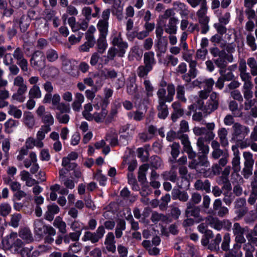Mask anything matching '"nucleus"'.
Instances as JSON below:
<instances>
[{
  "label": "nucleus",
  "mask_w": 257,
  "mask_h": 257,
  "mask_svg": "<svg viewBox=\"0 0 257 257\" xmlns=\"http://www.w3.org/2000/svg\"><path fill=\"white\" fill-rule=\"evenodd\" d=\"M29 98H40L42 92L40 87L37 85H33L29 91Z\"/></svg>",
  "instance_id": "nucleus-30"
},
{
  "label": "nucleus",
  "mask_w": 257,
  "mask_h": 257,
  "mask_svg": "<svg viewBox=\"0 0 257 257\" xmlns=\"http://www.w3.org/2000/svg\"><path fill=\"white\" fill-rule=\"evenodd\" d=\"M247 227H242L239 223H234L233 225L232 232L234 235L244 234L247 231Z\"/></svg>",
  "instance_id": "nucleus-58"
},
{
  "label": "nucleus",
  "mask_w": 257,
  "mask_h": 257,
  "mask_svg": "<svg viewBox=\"0 0 257 257\" xmlns=\"http://www.w3.org/2000/svg\"><path fill=\"white\" fill-rule=\"evenodd\" d=\"M174 6L178 11H180L179 14L182 18L188 15L189 11L188 7L185 4L181 2H176L174 4Z\"/></svg>",
  "instance_id": "nucleus-28"
},
{
  "label": "nucleus",
  "mask_w": 257,
  "mask_h": 257,
  "mask_svg": "<svg viewBox=\"0 0 257 257\" xmlns=\"http://www.w3.org/2000/svg\"><path fill=\"white\" fill-rule=\"evenodd\" d=\"M152 69L151 67L146 65L140 66L137 69L138 75L141 78L145 77Z\"/></svg>",
  "instance_id": "nucleus-47"
},
{
  "label": "nucleus",
  "mask_w": 257,
  "mask_h": 257,
  "mask_svg": "<svg viewBox=\"0 0 257 257\" xmlns=\"http://www.w3.org/2000/svg\"><path fill=\"white\" fill-rule=\"evenodd\" d=\"M231 150L233 155L231 161L232 168L234 172H238L241 169L240 153L236 145H233Z\"/></svg>",
  "instance_id": "nucleus-10"
},
{
  "label": "nucleus",
  "mask_w": 257,
  "mask_h": 257,
  "mask_svg": "<svg viewBox=\"0 0 257 257\" xmlns=\"http://www.w3.org/2000/svg\"><path fill=\"white\" fill-rule=\"evenodd\" d=\"M29 159H31L32 162H33V165H32V167L30 169V172L34 174L36 173L39 168V165L37 163V155L35 152H31L29 154Z\"/></svg>",
  "instance_id": "nucleus-32"
},
{
  "label": "nucleus",
  "mask_w": 257,
  "mask_h": 257,
  "mask_svg": "<svg viewBox=\"0 0 257 257\" xmlns=\"http://www.w3.org/2000/svg\"><path fill=\"white\" fill-rule=\"evenodd\" d=\"M245 205L246 200L244 198H238L235 202V213L239 218L243 216L247 212Z\"/></svg>",
  "instance_id": "nucleus-11"
},
{
  "label": "nucleus",
  "mask_w": 257,
  "mask_h": 257,
  "mask_svg": "<svg viewBox=\"0 0 257 257\" xmlns=\"http://www.w3.org/2000/svg\"><path fill=\"white\" fill-rule=\"evenodd\" d=\"M151 219L153 222L157 223L159 222H166L168 218L163 214L153 212L152 214Z\"/></svg>",
  "instance_id": "nucleus-40"
},
{
  "label": "nucleus",
  "mask_w": 257,
  "mask_h": 257,
  "mask_svg": "<svg viewBox=\"0 0 257 257\" xmlns=\"http://www.w3.org/2000/svg\"><path fill=\"white\" fill-rule=\"evenodd\" d=\"M145 116V113L140 110H136L134 112H130L127 116L130 119H134L136 121H140L142 120Z\"/></svg>",
  "instance_id": "nucleus-39"
},
{
  "label": "nucleus",
  "mask_w": 257,
  "mask_h": 257,
  "mask_svg": "<svg viewBox=\"0 0 257 257\" xmlns=\"http://www.w3.org/2000/svg\"><path fill=\"white\" fill-rule=\"evenodd\" d=\"M42 122L45 124L43 126L50 127L54 123V118L50 112H46L41 117Z\"/></svg>",
  "instance_id": "nucleus-44"
},
{
  "label": "nucleus",
  "mask_w": 257,
  "mask_h": 257,
  "mask_svg": "<svg viewBox=\"0 0 257 257\" xmlns=\"http://www.w3.org/2000/svg\"><path fill=\"white\" fill-rule=\"evenodd\" d=\"M215 13L218 18L219 23L223 24L224 25H225L229 22L230 19V14L229 12H226L222 16H220L221 13L219 10L216 11Z\"/></svg>",
  "instance_id": "nucleus-45"
},
{
  "label": "nucleus",
  "mask_w": 257,
  "mask_h": 257,
  "mask_svg": "<svg viewBox=\"0 0 257 257\" xmlns=\"http://www.w3.org/2000/svg\"><path fill=\"white\" fill-rule=\"evenodd\" d=\"M228 108L232 115L236 117L242 116V112L238 107L237 103L234 100L230 101L228 103Z\"/></svg>",
  "instance_id": "nucleus-24"
},
{
  "label": "nucleus",
  "mask_w": 257,
  "mask_h": 257,
  "mask_svg": "<svg viewBox=\"0 0 257 257\" xmlns=\"http://www.w3.org/2000/svg\"><path fill=\"white\" fill-rule=\"evenodd\" d=\"M34 225L35 233L40 236L46 234L52 236H54L56 234L55 229L51 226L45 225L42 220H36L34 221Z\"/></svg>",
  "instance_id": "nucleus-4"
},
{
  "label": "nucleus",
  "mask_w": 257,
  "mask_h": 257,
  "mask_svg": "<svg viewBox=\"0 0 257 257\" xmlns=\"http://www.w3.org/2000/svg\"><path fill=\"white\" fill-rule=\"evenodd\" d=\"M19 235L26 243H30L33 241L32 232L28 228H21L19 231Z\"/></svg>",
  "instance_id": "nucleus-20"
},
{
  "label": "nucleus",
  "mask_w": 257,
  "mask_h": 257,
  "mask_svg": "<svg viewBox=\"0 0 257 257\" xmlns=\"http://www.w3.org/2000/svg\"><path fill=\"white\" fill-rule=\"evenodd\" d=\"M227 134V130L225 127H221L218 130L217 135L219 138L220 143L222 147H225L228 145Z\"/></svg>",
  "instance_id": "nucleus-23"
},
{
  "label": "nucleus",
  "mask_w": 257,
  "mask_h": 257,
  "mask_svg": "<svg viewBox=\"0 0 257 257\" xmlns=\"http://www.w3.org/2000/svg\"><path fill=\"white\" fill-rule=\"evenodd\" d=\"M125 229V222L123 219H119L117 223L115 230V236L117 238H120L122 235V231Z\"/></svg>",
  "instance_id": "nucleus-34"
},
{
  "label": "nucleus",
  "mask_w": 257,
  "mask_h": 257,
  "mask_svg": "<svg viewBox=\"0 0 257 257\" xmlns=\"http://www.w3.org/2000/svg\"><path fill=\"white\" fill-rule=\"evenodd\" d=\"M115 237L113 233L111 232H108L106 235L104 244L108 251L114 252L116 250Z\"/></svg>",
  "instance_id": "nucleus-14"
},
{
  "label": "nucleus",
  "mask_w": 257,
  "mask_h": 257,
  "mask_svg": "<svg viewBox=\"0 0 257 257\" xmlns=\"http://www.w3.org/2000/svg\"><path fill=\"white\" fill-rule=\"evenodd\" d=\"M241 245L235 243L233 248L226 255L229 257H242V253L240 250Z\"/></svg>",
  "instance_id": "nucleus-37"
},
{
  "label": "nucleus",
  "mask_w": 257,
  "mask_h": 257,
  "mask_svg": "<svg viewBox=\"0 0 257 257\" xmlns=\"http://www.w3.org/2000/svg\"><path fill=\"white\" fill-rule=\"evenodd\" d=\"M36 26H37V30L38 33L42 35L46 34L49 32V24L46 22L44 23L37 22Z\"/></svg>",
  "instance_id": "nucleus-55"
},
{
  "label": "nucleus",
  "mask_w": 257,
  "mask_h": 257,
  "mask_svg": "<svg viewBox=\"0 0 257 257\" xmlns=\"http://www.w3.org/2000/svg\"><path fill=\"white\" fill-rule=\"evenodd\" d=\"M112 44L113 46L117 47L118 49V56L122 57L128 48V44L126 42L122 40L120 33L113 38Z\"/></svg>",
  "instance_id": "nucleus-9"
},
{
  "label": "nucleus",
  "mask_w": 257,
  "mask_h": 257,
  "mask_svg": "<svg viewBox=\"0 0 257 257\" xmlns=\"http://www.w3.org/2000/svg\"><path fill=\"white\" fill-rule=\"evenodd\" d=\"M107 113L108 111L102 107L100 112H95L93 114L92 120H94L97 123L102 122L104 120Z\"/></svg>",
  "instance_id": "nucleus-27"
},
{
  "label": "nucleus",
  "mask_w": 257,
  "mask_h": 257,
  "mask_svg": "<svg viewBox=\"0 0 257 257\" xmlns=\"http://www.w3.org/2000/svg\"><path fill=\"white\" fill-rule=\"evenodd\" d=\"M208 12L207 5L200 7L196 12V16L197 17L199 23L203 22H209L210 18L207 16Z\"/></svg>",
  "instance_id": "nucleus-15"
},
{
  "label": "nucleus",
  "mask_w": 257,
  "mask_h": 257,
  "mask_svg": "<svg viewBox=\"0 0 257 257\" xmlns=\"http://www.w3.org/2000/svg\"><path fill=\"white\" fill-rule=\"evenodd\" d=\"M97 26L100 33L99 36L106 37L108 33V23L99 21Z\"/></svg>",
  "instance_id": "nucleus-43"
},
{
  "label": "nucleus",
  "mask_w": 257,
  "mask_h": 257,
  "mask_svg": "<svg viewBox=\"0 0 257 257\" xmlns=\"http://www.w3.org/2000/svg\"><path fill=\"white\" fill-rule=\"evenodd\" d=\"M21 219L22 215L21 214L14 213L11 216V220L9 224L14 228H17L19 226Z\"/></svg>",
  "instance_id": "nucleus-49"
},
{
  "label": "nucleus",
  "mask_w": 257,
  "mask_h": 257,
  "mask_svg": "<svg viewBox=\"0 0 257 257\" xmlns=\"http://www.w3.org/2000/svg\"><path fill=\"white\" fill-rule=\"evenodd\" d=\"M247 64L250 69V74L252 76L257 75V61L252 57L247 59Z\"/></svg>",
  "instance_id": "nucleus-29"
},
{
  "label": "nucleus",
  "mask_w": 257,
  "mask_h": 257,
  "mask_svg": "<svg viewBox=\"0 0 257 257\" xmlns=\"http://www.w3.org/2000/svg\"><path fill=\"white\" fill-rule=\"evenodd\" d=\"M8 113L16 118H21L22 115V111L14 105H10L9 106Z\"/></svg>",
  "instance_id": "nucleus-46"
},
{
  "label": "nucleus",
  "mask_w": 257,
  "mask_h": 257,
  "mask_svg": "<svg viewBox=\"0 0 257 257\" xmlns=\"http://www.w3.org/2000/svg\"><path fill=\"white\" fill-rule=\"evenodd\" d=\"M196 145L201 155H207L209 152V147L205 144V139L203 137H201L197 139Z\"/></svg>",
  "instance_id": "nucleus-22"
},
{
  "label": "nucleus",
  "mask_w": 257,
  "mask_h": 257,
  "mask_svg": "<svg viewBox=\"0 0 257 257\" xmlns=\"http://www.w3.org/2000/svg\"><path fill=\"white\" fill-rule=\"evenodd\" d=\"M144 62L145 65L153 68V66L156 64L154 53L152 51L145 53L144 55Z\"/></svg>",
  "instance_id": "nucleus-25"
},
{
  "label": "nucleus",
  "mask_w": 257,
  "mask_h": 257,
  "mask_svg": "<svg viewBox=\"0 0 257 257\" xmlns=\"http://www.w3.org/2000/svg\"><path fill=\"white\" fill-rule=\"evenodd\" d=\"M102 87V84L100 83L98 86L94 87L91 90L87 89L85 91V95L87 99L92 100L95 96V93L101 88Z\"/></svg>",
  "instance_id": "nucleus-56"
},
{
  "label": "nucleus",
  "mask_w": 257,
  "mask_h": 257,
  "mask_svg": "<svg viewBox=\"0 0 257 257\" xmlns=\"http://www.w3.org/2000/svg\"><path fill=\"white\" fill-rule=\"evenodd\" d=\"M168 94L166 96V100L167 102H170L173 100V96L175 93V86L173 84H169L167 86Z\"/></svg>",
  "instance_id": "nucleus-60"
},
{
  "label": "nucleus",
  "mask_w": 257,
  "mask_h": 257,
  "mask_svg": "<svg viewBox=\"0 0 257 257\" xmlns=\"http://www.w3.org/2000/svg\"><path fill=\"white\" fill-rule=\"evenodd\" d=\"M106 141H108L111 146L114 147L118 145L117 135L115 133L112 132L106 136Z\"/></svg>",
  "instance_id": "nucleus-51"
},
{
  "label": "nucleus",
  "mask_w": 257,
  "mask_h": 257,
  "mask_svg": "<svg viewBox=\"0 0 257 257\" xmlns=\"http://www.w3.org/2000/svg\"><path fill=\"white\" fill-rule=\"evenodd\" d=\"M103 76L106 79H114L117 76V72L113 69H104L101 73Z\"/></svg>",
  "instance_id": "nucleus-52"
},
{
  "label": "nucleus",
  "mask_w": 257,
  "mask_h": 257,
  "mask_svg": "<svg viewBox=\"0 0 257 257\" xmlns=\"http://www.w3.org/2000/svg\"><path fill=\"white\" fill-rule=\"evenodd\" d=\"M210 166V163L208 160L207 155H200L198 157V160H192L189 164V167L194 169L201 173H204V169H200L201 167L208 168Z\"/></svg>",
  "instance_id": "nucleus-6"
},
{
  "label": "nucleus",
  "mask_w": 257,
  "mask_h": 257,
  "mask_svg": "<svg viewBox=\"0 0 257 257\" xmlns=\"http://www.w3.org/2000/svg\"><path fill=\"white\" fill-rule=\"evenodd\" d=\"M222 237L220 234H217L214 239L213 243H210L208 245V248L211 250H216L219 249V244L221 240Z\"/></svg>",
  "instance_id": "nucleus-63"
},
{
  "label": "nucleus",
  "mask_w": 257,
  "mask_h": 257,
  "mask_svg": "<svg viewBox=\"0 0 257 257\" xmlns=\"http://www.w3.org/2000/svg\"><path fill=\"white\" fill-rule=\"evenodd\" d=\"M19 124L18 120L10 118L5 123V127L6 131L8 133L13 131V128H16Z\"/></svg>",
  "instance_id": "nucleus-48"
},
{
  "label": "nucleus",
  "mask_w": 257,
  "mask_h": 257,
  "mask_svg": "<svg viewBox=\"0 0 257 257\" xmlns=\"http://www.w3.org/2000/svg\"><path fill=\"white\" fill-rule=\"evenodd\" d=\"M148 169L149 166L147 164H144L140 167L138 175V178L140 181L146 180V173Z\"/></svg>",
  "instance_id": "nucleus-64"
},
{
  "label": "nucleus",
  "mask_w": 257,
  "mask_h": 257,
  "mask_svg": "<svg viewBox=\"0 0 257 257\" xmlns=\"http://www.w3.org/2000/svg\"><path fill=\"white\" fill-rule=\"evenodd\" d=\"M246 44L252 51H254L257 49L255 38L251 34H249L246 36Z\"/></svg>",
  "instance_id": "nucleus-54"
},
{
  "label": "nucleus",
  "mask_w": 257,
  "mask_h": 257,
  "mask_svg": "<svg viewBox=\"0 0 257 257\" xmlns=\"http://www.w3.org/2000/svg\"><path fill=\"white\" fill-rule=\"evenodd\" d=\"M24 122L29 128H32L35 125V119L32 114L28 112L24 114Z\"/></svg>",
  "instance_id": "nucleus-38"
},
{
  "label": "nucleus",
  "mask_w": 257,
  "mask_h": 257,
  "mask_svg": "<svg viewBox=\"0 0 257 257\" xmlns=\"http://www.w3.org/2000/svg\"><path fill=\"white\" fill-rule=\"evenodd\" d=\"M233 136L237 138L243 139L247 136L250 132L249 128L245 125L235 122L232 126Z\"/></svg>",
  "instance_id": "nucleus-7"
},
{
  "label": "nucleus",
  "mask_w": 257,
  "mask_h": 257,
  "mask_svg": "<svg viewBox=\"0 0 257 257\" xmlns=\"http://www.w3.org/2000/svg\"><path fill=\"white\" fill-rule=\"evenodd\" d=\"M205 221L210 227L217 230H220L222 229V221L219 220L217 217L208 216L206 218Z\"/></svg>",
  "instance_id": "nucleus-16"
},
{
  "label": "nucleus",
  "mask_w": 257,
  "mask_h": 257,
  "mask_svg": "<svg viewBox=\"0 0 257 257\" xmlns=\"http://www.w3.org/2000/svg\"><path fill=\"white\" fill-rule=\"evenodd\" d=\"M243 157L244 160V165H253L254 160L251 153L250 152H244L243 153Z\"/></svg>",
  "instance_id": "nucleus-57"
},
{
  "label": "nucleus",
  "mask_w": 257,
  "mask_h": 257,
  "mask_svg": "<svg viewBox=\"0 0 257 257\" xmlns=\"http://www.w3.org/2000/svg\"><path fill=\"white\" fill-rule=\"evenodd\" d=\"M45 57L49 62H53L58 59L59 55L55 50L49 49L46 52Z\"/></svg>",
  "instance_id": "nucleus-41"
},
{
  "label": "nucleus",
  "mask_w": 257,
  "mask_h": 257,
  "mask_svg": "<svg viewBox=\"0 0 257 257\" xmlns=\"http://www.w3.org/2000/svg\"><path fill=\"white\" fill-rule=\"evenodd\" d=\"M45 74L43 77L54 78L57 76L59 73V69L53 66H48L44 70Z\"/></svg>",
  "instance_id": "nucleus-33"
},
{
  "label": "nucleus",
  "mask_w": 257,
  "mask_h": 257,
  "mask_svg": "<svg viewBox=\"0 0 257 257\" xmlns=\"http://www.w3.org/2000/svg\"><path fill=\"white\" fill-rule=\"evenodd\" d=\"M143 86L145 92L148 97H152L153 95L154 87L151 81L149 79H145L143 82Z\"/></svg>",
  "instance_id": "nucleus-36"
},
{
  "label": "nucleus",
  "mask_w": 257,
  "mask_h": 257,
  "mask_svg": "<svg viewBox=\"0 0 257 257\" xmlns=\"http://www.w3.org/2000/svg\"><path fill=\"white\" fill-rule=\"evenodd\" d=\"M218 104L211 102L210 100H208L204 105L203 111L207 114H210L216 110L218 108Z\"/></svg>",
  "instance_id": "nucleus-42"
},
{
  "label": "nucleus",
  "mask_w": 257,
  "mask_h": 257,
  "mask_svg": "<svg viewBox=\"0 0 257 257\" xmlns=\"http://www.w3.org/2000/svg\"><path fill=\"white\" fill-rule=\"evenodd\" d=\"M31 66L35 69L41 71L46 66V57L40 51H35L30 60Z\"/></svg>",
  "instance_id": "nucleus-2"
},
{
  "label": "nucleus",
  "mask_w": 257,
  "mask_h": 257,
  "mask_svg": "<svg viewBox=\"0 0 257 257\" xmlns=\"http://www.w3.org/2000/svg\"><path fill=\"white\" fill-rule=\"evenodd\" d=\"M84 95L80 93L76 92L74 94V100L72 103V108L74 111L79 112L82 108V104L84 102Z\"/></svg>",
  "instance_id": "nucleus-13"
},
{
  "label": "nucleus",
  "mask_w": 257,
  "mask_h": 257,
  "mask_svg": "<svg viewBox=\"0 0 257 257\" xmlns=\"http://www.w3.org/2000/svg\"><path fill=\"white\" fill-rule=\"evenodd\" d=\"M53 225L58 228L62 233H65L66 230V224L60 217H57L53 222Z\"/></svg>",
  "instance_id": "nucleus-31"
},
{
  "label": "nucleus",
  "mask_w": 257,
  "mask_h": 257,
  "mask_svg": "<svg viewBox=\"0 0 257 257\" xmlns=\"http://www.w3.org/2000/svg\"><path fill=\"white\" fill-rule=\"evenodd\" d=\"M192 84L194 86H199L200 87H203L204 89L211 92L215 82L212 78L203 79L199 77L193 81Z\"/></svg>",
  "instance_id": "nucleus-8"
},
{
  "label": "nucleus",
  "mask_w": 257,
  "mask_h": 257,
  "mask_svg": "<svg viewBox=\"0 0 257 257\" xmlns=\"http://www.w3.org/2000/svg\"><path fill=\"white\" fill-rule=\"evenodd\" d=\"M105 38V37L99 36L97 40L96 45L98 52L99 53H103L107 47Z\"/></svg>",
  "instance_id": "nucleus-35"
},
{
  "label": "nucleus",
  "mask_w": 257,
  "mask_h": 257,
  "mask_svg": "<svg viewBox=\"0 0 257 257\" xmlns=\"http://www.w3.org/2000/svg\"><path fill=\"white\" fill-rule=\"evenodd\" d=\"M11 211V206L7 203L0 204V215L2 216H7Z\"/></svg>",
  "instance_id": "nucleus-59"
},
{
  "label": "nucleus",
  "mask_w": 257,
  "mask_h": 257,
  "mask_svg": "<svg viewBox=\"0 0 257 257\" xmlns=\"http://www.w3.org/2000/svg\"><path fill=\"white\" fill-rule=\"evenodd\" d=\"M178 63V59L172 55H167L164 60V64L168 66L171 65L175 66Z\"/></svg>",
  "instance_id": "nucleus-53"
},
{
  "label": "nucleus",
  "mask_w": 257,
  "mask_h": 257,
  "mask_svg": "<svg viewBox=\"0 0 257 257\" xmlns=\"http://www.w3.org/2000/svg\"><path fill=\"white\" fill-rule=\"evenodd\" d=\"M167 46L168 42L166 38L158 40L157 47L160 53H165L167 50Z\"/></svg>",
  "instance_id": "nucleus-50"
},
{
  "label": "nucleus",
  "mask_w": 257,
  "mask_h": 257,
  "mask_svg": "<svg viewBox=\"0 0 257 257\" xmlns=\"http://www.w3.org/2000/svg\"><path fill=\"white\" fill-rule=\"evenodd\" d=\"M225 56L220 57L214 60V63L219 68V72L220 74H222L225 72L227 63L225 61Z\"/></svg>",
  "instance_id": "nucleus-26"
},
{
  "label": "nucleus",
  "mask_w": 257,
  "mask_h": 257,
  "mask_svg": "<svg viewBox=\"0 0 257 257\" xmlns=\"http://www.w3.org/2000/svg\"><path fill=\"white\" fill-rule=\"evenodd\" d=\"M13 86L17 87V91H19L26 92L28 88L23 77L21 76H17L14 78Z\"/></svg>",
  "instance_id": "nucleus-19"
},
{
  "label": "nucleus",
  "mask_w": 257,
  "mask_h": 257,
  "mask_svg": "<svg viewBox=\"0 0 257 257\" xmlns=\"http://www.w3.org/2000/svg\"><path fill=\"white\" fill-rule=\"evenodd\" d=\"M62 61V70L72 76H76L78 75L77 69V62L74 59H68L66 56L62 55L60 56Z\"/></svg>",
  "instance_id": "nucleus-1"
},
{
  "label": "nucleus",
  "mask_w": 257,
  "mask_h": 257,
  "mask_svg": "<svg viewBox=\"0 0 257 257\" xmlns=\"http://www.w3.org/2000/svg\"><path fill=\"white\" fill-rule=\"evenodd\" d=\"M128 183L132 186V189L134 190L138 191L139 190V186L137 183L136 179L132 173H129L127 175Z\"/></svg>",
  "instance_id": "nucleus-61"
},
{
  "label": "nucleus",
  "mask_w": 257,
  "mask_h": 257,
  "mask_svg": "<svg viewBox=\"0 0 257 257\" xmlns=\"http://www.w3.org/2000/svg\"><path fill=\"white\" fill-rule=\"evenodd\" d=\"M210 183L208 180L203 181L200 179H198L194 183V187L196 190L204 191L206 193L210 192Z\"/></svg>",
  "instance_id": "nucleus-18"
},
{
  "label": "nucleus",
  "mask_w": 257,
  "mask_h": 257,
  "mask_svg": "<svg viewBox=\"0 0 257 257\" xmlns=\"http://www.w3.org/2000/svg\"><path fill=\"white\" fill-rule=\"evenodd\" d=\"M105 233L104 226L100 225L95 232L86 231L82 237V240L83 241H90L91 243H95L103 237Z\"/></svg>",
  "instance_id": "nucleus-5"
},
{
  "label": "nucleus",
  "mask_w": 257,
  "mask_h": 257,
  "mask_svg": "<svg viewBox=\"0 0 257 257\" xmlns=\"http://www.w3.org/2000/svg\"><path fill=\"white\" fill-rule=\"evenodd\" d=\"M20 28L21 31L24 32L29 26V20L26 16H23L19 21Z\"/></svg>",
  "instance_id": "nucleus-62"
},
{
  "label": "nucleus",
  "mask_w": 257,
  "mask_h": 257,
  "mask_svg": "<svg viewBox=\"0 0 257 257\" xmlns=\"http://www.w3.org/2000/svg\"><path fill=\"white\" fill-rule=\"evenodd\" d=\"M178 22V19L176 18H170L168 25L165 29V31L169 35L176 34L177 31V24Z\"/></svg>",
  "instance_id": "nucleus-17"
},
{
  "label": "nucleus",
  "mask_w": 257,
  "mask_h": 257,
  "mask_svg": "<svg viewBox=\"0 0 257 257\" xmlns=\"http://www.w3.org/2000/svg\"><path fill=\"white\" fill-rule=\"evenodd\" d=\"M157 106L158 110V116L161 119H165L169 114V111L166 102H158Z\"/></svg>",
  "instance_id": "nucleus-21"
},
{
  "label": "nucleus",
  "mask_w": 257,
  "mask_h": 257,
  "mask_svg": "<svg viewBox=\"0 0 257 257\" xmlns=\"http://www.w3.org/2000/svg\"><path fill=\"white\" fill-rule=\"evenodd\" d=\"M51 131L49 126H42L36 134V139L38 148H41L44 146L42 141L45 138L46 134Z\"/></svg>",
  "instance_id": "nucleus-12"
},
{
  "label": "nucleus",
  "mask_w": 257,
  "mask_h": 257,
  "mask_svg": "<svg viewBox=\"0 0 257 257\" xmlns=\"http://www.w3.org/2000/svg\"><path fill=\"white\" fill-rule=\"evenodd\" d=\"M7 246L11 249L14 253H19L23 248L24 242L18 238L17 232H12L6 240Z\"/></svg>",
  "instance_id": "nucleus-3"
}]
</instances>
